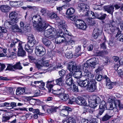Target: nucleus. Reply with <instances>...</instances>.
I'll list each match as a JSON object with an SVG mask.
<instances>
[{
    "label": "nucleus",
    "instance_id": "f257e3e1",
    "mask_svg": "<svg viewBox=\"0 0 123 123\" xmlns=\"http://www.w3.org/2000/svg\"><path fill=\"white\" fill-rule=\"evenodd\" d=\"M69 65L68 69L70 70L71 68H72V70L74 71H79L82 69H85L88 70V67H90L89 63L87 61L82 65H79L77 66L76 63L73 62H69Z\"/></svg>",
    "mask_w": 123,
    "mask_h": 123
},
{
    "label": "nucleus",
    "instance_id": "f03ea898",
    "mask_svg": "<svg viewBox=\"0 0 123 123\" xmlns=\"http://www.w3.org/2000/svg\"><path fill=\"white\" fill-rule=\"evenodd\" d=\"M64 32L61 30H58L57 32L56 35L58 37L55 39V43L57 44H60L62 43H68L69 40L68 39L67 36H65Z\"/></svg>",
    "mask_w": 123,
    "mask_h": 123
},
{
    "label": "nucleus",
    "instance_id": "7ed1b4c3",
    "mask_svg": "<svg viewBox=\"0 0 123 123\" xmlns=\"http://www.w3.org/2000/svg\"><path fill=\"white\" fill-rule=\"evenodd\" d=\"M17 13L15 12H12L9 14L10 21H8L7 20L4 22V24L5 25H15L18 21V18L16 17Z\"/></svg>",
    "mask_w": 123,
    "mask_h": 123
},
{
    "label": "nucleus",
    "instance_id": "20e7f679",
    "mask_svg": "<svg viewBox=\"0 0 123 123\" xmlns=\"http://www.w3.org/2000/svg\"><path fill=\"white\" fill-rule=\"evenodd\" d=\"M79 9L80 11L84 13V15L87 16H88L89 7V6L86 4L83 3L79 4L78 5Z\"/></svg>",
    "mask_w": 123,
    "mask_h": 123
},
{
    "label": "nucleus",
    "instance_id": "39448f33",
    "mask_svg": "<svg viewBox=\"0 0 123 123\" xmlns=\"http://www.w3.org/2000/svg\"><path fill=\"white\" fill-rule=\"evenodd\" d=\"M42 21L37 24L33 25L34 27L38 31H42L46 28L48 26V24L45 20H42Z\"/></svg>",
    "mask_w": 123,
    "mask_h": 123
},
{
    "label": "nucleus",
    "instance_id": "423d86ee",
    "mask_svg": "<svg viewBox=\"0 0 123 123\" xmlns=\"http://www.w3.org/2000/svg\"><path fill=\"white\" fill-rule=\"evenodd\" d=\"M43 64L44 66H49V67L47 68L48 70H51L54 69V68H63L62 66L61 65L60 63H56V65L55 66L54 64H50L49 65L48 61L44 62L43 63Z\"/></svg>",
    "mask_w": 123,
    "mask_h": 123
},
{
    "label": "nucleus",
    "instance_id": "0eeeda50",
    "mask_svg": "<svg viewBox=\"0 0 123 123\" xmlns=\"http://www.w3.org/2000/svg\"><path fill=\"white\" fill-rule=\"evenodd\" d=\"M55 31V29L54 28H50L45 31L44 35L46 37L50 39L53 37Z\"/></svg>",
    "mask_w": 123,
    "mask_h": 123
},
{
    "label": "nucleus",
    "instance_id": "6e6552de",
    "mask_svg": "<svg viewBox=\"0 0 123 123\" xmlns=\"http://www.w3.org/2000/svg\"><path fill=\"white\" fill-rule=\"evenodd\" d=\"M35 53L37 55L41 56L45 54V49L42 46L39 45L35 47Z\"/></svg>",
    "mask_w": 123,
    "mask_h": 123
},
{
    "label": "nucleus",
    "instance_id": "1a4fd4ad",
    "mask_svg": "<svg viewBox=\"0 0 123 123\" xmlns=\"http://www.w3.org/2000/svg\"><path fill=\"white\" fill-rule=\"evenodd\" d=\"M24 44L22 42H20L18 43V51L17 53V55L18 56L23 57L26 55L25 52L23 48V46Z\"/></svg>",
    "mask_w": 123,
    "mask_h": 123
},
{
    "label": "nucleus",
    "instance_id": "9d476101",
    "mask_svg": "<svg viewBox=\"0 0 123 123\" xmlns=\"http://www.w3.org/2000/svg\"><path fill=\"white\" fill-rule=\"evenodd\" d=\"M76 26L79 29L85 30L87 27L86 24L81 19H77L75 22Z\"/></svg>",
    "mask_w": 123,
    "mask_h": 123
},
{
    "label": "nucleus",
    "instance_id": "9b49d317",
    "mask_svg": "<svg viewBox=\"0 0 123 123\" xmlns=\"http://www.w3.org/2000/svg\"><path fill=\"white\" fill-rule=\"evenodd\" d=\"M89 84V85L87 87L88 90L91 92L95 91L97 89L96 83L95 80L90 81Z\"/></svg>",
    "mask_w": 123,
    "mask_h": 123
},
{
    "label": "nucleus",
    "instance_id": "f8f14e48",
    "mask_svg": "<svg viewBox=\"0 0 123 123\" xmlns=\"http://www.w3.org/2000/svg\"><path fill=\"white\" fill-rule=\"evenodd\" d=\"M57 22L59 24L58 28L59 29L58 30H61L62 31H67L66 29V25L65 24V21L62 19H60V18L57 19Z\"/></svg>",
    "mask_w": 123,
    "mask_h": 123
},
{
    "label": "nucleus",
    "instance_id": "ddd939ff",
    "mask_svg": "<svg viewBox=\"0 0 123 123\" xmlns=\"http://www.w3.org/2000/svg\"><path fill=\"white\" fill-rule=\"evenodd\" d=\"M93 98L94 99L91 100L90 106L93 108H95L98 105V103L100 101V99L98 97L96 96H93Z\"/></svg>",
    "mask_w": 123,
    "mask_h": 123
},
{
    "label": "nucleus",
    "instance_id": "4468645a",
    "mask_svg": "<svg viewBox=\"0 0 123 123\" xmlns=\"http://www.w3.org/2000/svg\"><path fill=\"white\" fill-rule=\"evenodd\" d=\"M105 105V102L104 101H102L100 103L99 106V112L97 115L98 118H99V116L101 115L105 111V108H106Z\"/></svg>",
    "mask_w": 123,
    "mask_h": 123
},
{
    "label": "nucleus",
    "instance_id": "2eb2a0df",
    "mask_svg": "<svg viewBox=\"0 0 123 123\" xmlns=\"http://www.w3.org/2000/svg\"><path fill=\"white\" fill-rule=\"evenodd\" d=\"M89 63L90 67L92 68H94L95 67V65L99 63L98 59L97 58H93L87 61Z\"/></svg>",
    "mask_w": 123,
    "mask_h": 123
},
{
    "label": "nucleus",
    "instance_id": "dca6fc26",
    "mask_svg": "<svg viewBox=\"0 0 123 123\" xmlns=\"http://www.w3.org/2000/svg\"><path fill=\"white\" fill-rule=\"evenodd\" d=\"M28 44L30 46H33L36 42L33 36L31 34L28 35L27 38Z\"/></svg>",
    "mask_w": 123,
    "mask_h": 123
},
{
    "label": "nucleus",
    "instance_id": "f3484780",
    "mask_svg": "<svg viewBox=\"0 0 123 123\" xmlns=\"http://www.w3.org/2000/svg\"><path fill=\"white\" fill-rule=\"evenodd\" d=\"M11 41V43L10 45L9 49L11 51H13L16 52V49L15 47L16 45H18V43L21 42L19 40H17V39H15L14 40H12Z\"/></svg>",
    "mask_w": 123,
    "mask_h": 123
},
{
    "label": "nucleus",
    "instance_id": "a211bd4d",
    "mask_svg": "<svg viewBox=\"0 0 123 123\" xmlns=\"http://www.w3.org/2000/svg\"><path fill=\"white\" fill-rule=\"evenodd\" d=\"M32 20L34 24H37L38 23L42 22V20H44L42 19L41 17L39 15L38 13L33 17Z\"/></svg>",
    "mask_w": 123,
    "mask_h": 123
},
{
    "label": "nucleus",
    "instance_id": "6ab92c4d",
    "mask_svg": "<svg viewBox=\"0 0 123 123\" xmlns=\"http://www.w3.org/2000/svg\"><path fill=\"white\" fill-rule=\"evenodd\" d=\"M90 81H88L87 79L84 80H79L77 81V83L81 87H86L88 86L89 83Z\"/></svg>",
    "mask_w": 123,
    "mask_h": 123
},
{
    "label": "nucleus",
    "instance_id": "aec40b11",
    "mask_svg": "<svg viewBox=\"0 0 123 123\" xmlns=\"http://www.w3.org/2000/svg\"><path fill=\"white\" fill-rule=\"evenodd\" d=\"M104 78L105 79L107 87L109 89H112L115 85L114 83L111 82L110 79L106 75L105 76Z\"/></svg>",
    "mask_w": 123,
    "mask_h": 123
},
{
    "label": "nucleus",
    "instance_id": "412c9836",
    "mask_svg": "<svg viewBox=\"0 0 123 123\" xmlns=\"http://www.w3.org/2000/svg\"><path fill=\"white\" fill-rule=\"evenodd\" d=\"M76 103L78 105L84 106L86 105V102L85 100L83 98L80 97L77 98Z\"/></svg>",
    "mask_w": 123,
    "mask_h": 123
},
{
    "label": "nucleus",
    "instance_id": "4be33fe9",
    "mask_svg": "<svg viewBox=\"0 0 123 123\" xmlns=\"http://www.w3.org/2000/svg\"><path fill=\"white\" fill-rule=\"evenodd\" d=\"M28 93H29L25 92V89L24 88H18L16 91V94L18 96L22 94Z\"/></svg>",
    "mask_w": 123,
    "mask_h": 123
},
{
    "label": "nucleus",
    "instance_id": "5701e85b",
    "mask_svg": "<svg viewBox=\"0 0 123 123\" xmlns=\"http://www.w3.org/2000/svg\"><path fill=\"white\" fill-rule=\"evenodd\" d=\"M100 31L98 29H94L92 34V37L95 39H96L99 35Z\"/></svg>",
    "mask_w": 123,
    "mask_h": 123
},
{
    "label": "nucleus",
    "instance_id": "b1692460",
    "mask_svg": "<svg viewBox=\"0 0 123 123\" xmlns=\"http://www.w3.org/2000/svg\"><path fill=\"white\" fill-rule=\"evenodd\" d=\"M116 28L115 26H111L110 25L105 24V30L110 31L112 32H114L115 31Z\"/></svg>",
    "mask_w": 123,
    "mask_h": 123
},
{
    "label": "nucleus",
    "instance_id": "393cba45",
    "mask_svg": "<svg viewBox=\"0 0 123 123\" xmlns=\"http://www.w3.org/2000/svg\"><path fill=\"white\" fill-rule=\"evenodd\" d=\"M85 21L87 23L90 25H92L95 23V20L92 18H87L85 19Z\"/></svg>",
    "mask_w": 123,
    "mask_h": 123
},
{
    "label": "nucleus",
    "instance_id": "a878e982",
    "mask_svg": "<svg viewBox=\"0 0 123 123\" xmlns=\"http://www.w3.org/2000/svg\"><path fill=\"white\" fill-rule=\"evenodd\" d=\"M114 7L112 6H107L105 8V10L110 14H112L114 11Z\"/></svg>",
    "mask_w": 123,
    "mask_h": 123
},
{
    "label": "nucleus",
    "instance_id": "bb28decb",
    "mask_svg": "<svg viewBox=\"0 0 123 123\" xmlns=\"http://www.w3.org/2000/svg\"><path fill=\"white\" fill-rule=\"evenodd\" d=\"M43 43L46 46L49 47L51 44V41L48 39L44 38L42 40Z\"/></svg>",
    "mask_w": 123,
    "mask_h": 123
},
{
    "label": "nucleus",
    "instance_id": "cd10ccee",
    "mask_svg": "<svg viewBox=\"0 0 123 123\" xmlns=\"http://www.w3.org/2000/svg\"><path fill=\"white\" fill-rule=\"evenodd\" d=\"M64 81V79L63 77H60L59 78L55 80V81L57 85L60 86H62L63 85V82Z\"/></svg>",
    "mask_w": 123,
    "mask_h": 123
},
{
    "label": "nucleus",
    "instance_id": "c85d7f7f",
    "mask_svg": "<svg viewBox=\"0 0 123 123\" xmlns=\"http://www.w3.org/2000/svg\"><path fill=\"white\" fill-rule=\"evenodd\" d=\"M44 58L43 57L42 59V60H41V63L42 64H43V66H42L40 65H39L38 64H37L36 65V66L37 67V68H38V69H42L43 70L45 71V70H46L47 69L48 70L47 68V69H45L44 68L45 67H49V66H44V65L43 64V63L44 62H46V61H44V59H43V58Z\"/></svg>",
    "mask_w": 123,
    "mask_h": 123
},
{
    "label": "nucleus",
    "instance_id": "c756f323",
    "mask_svg": "<svg viewBox=\"0 0 123 123\" xmlns=\"http://www.w3.org/2000/svg\"><path fill=\"white\" fill-rule=\"evenodd\" d=\"M59 98L64 101H67L69 99V97L68 94L64 93L62 95H60Z\"/></svg>",
    "mask_w": 123,
    "mask_h": 123
},
{
    "label": "nucleus",
    "instance_id": "7c9ffc66",
    "mask_svg": "<svg viewBox=\"0 0 123 123\" xmlns=\"http://www.w3.org/2000/svg\"><path fill=\"white\" fill-rule=\"evenodd\" d=\"M56 94L59 98L60 95H62L64 92V90L63 88H58L56 91Z\"/></svg>",
    "mask_w": 123,
    "mask_h": 123
},
{
    "label": "nucleus",
    "instance_id": "2f4dec72",
    "mask_svg": "<svg viewBox=\"0 0 123 123\" xmlns=\"http://www.w3.org/2000/svg\"><path fill=\"white\" fill-rule=\"evenodd\" d=\"M94 77V75L89 72L86 77V79L88 80L89 81H92L93 80H95V79H93Z\"/></svg>",
    "mask_w": 123,
    "mask_h": 123
},
{
    "label": "nucleus",
    "instance_id": "473e14b6",
    "mask_svg": "<svg viewBox=\"0 0 123 123\" xmlns=\"http://www.w3.org/2000/svg\"><path fill=\"white\" fill-rule=\"evenodd\" d=\"M10 7L7 5H3L0 7V8L3 12H6L9 9Z\"/></svg>",
    "mask_w": 123,
    "mask_h": 123
},
{
    "label": "nucleus",
    "instance_id": "72a5a7b5",
    "mask_svg": "<svg viewBox=\"0 0 123 123\" xmlns=\"http://www.w3.org/2000/svg\"><path fill=\"white\" fill-rule=\"evenodd\" d=\"M14 68L15 70H21L23 68V67L20 62H17L14 65Z\"/></svg>",
    "mask_w": 123,
    "mask_h": 123
},
{
    "label": "nucleus",
    "instance_id": "f704fd0d",
    "mask_svg": "<svg viewBox=\"0 0 123 123\" xmlns=\"http://www.w3.org/2000/svg\"><path fill=\"white\" fill-rule=\"evenodd\" d=\"M83 71L82 72L80 71H79L80 73V75L81 76H85L86 77L87 76L88 74L89 73V71L87 69H83Z\"/></svg>",
    "mask_w": 123,
    "mask_h": 123
},
{
    "label": "nucleus",
    "instance_id": "c9c22d12",
    "mask_svg": "<svg viewBox=\"0 0 123 123\" xmlns=\"http://www.w3.org/2000/svg\"><path fill=\"white\" fill-rule=\"evenodd\" d=\"M69 66V63L68 64V66L67 67V68L68 69V70L70 71V72L66 76V79H68L69 78H72V75H73V72H75L76 71H73L72 70V68H71V69L70 70L68 69V67Z\"/></svg>",
    "mask_w": 123,
    "mask_h": 123
},
{
    "label": "nucleus",
    "instance_id": "e433bc0d",
    "mask_svg": "<svg viewBox=\"0 0 123 123\" xmlns=\"http://www.w3.org/2000/svg\"><path fill=\"white\" fill-rule=\"evenodd\" d=\"M6 65L7 66L6 70L11 71H14V65H13L12 64H7Z\"/></svg>",
    "mask_w": 123,
    "mask_h": 123
},
{
    "label": "nucleus",
    "instance_id": "4c0bfd02",
    "mask_svg": "<svg viewBox=\"0 0 123 123\" xmlns=\"http://www.w3.org/2000/svg\"><path fill=\"white\" fill-rule=\"evenodd\" d=\"M57 108L56 107L52 106L51 107L49 106V108L47 110V112L49 113H50L53 112H55L56 111V109Z\"/></svg>",
    "mask_w": 123,
    "mask_h": 123
},
{
    "label": "nucleus",
    "instance_id": "58836bf2",
    "mask_svg": "<svg viewBox=\"0 0 123 123\" xmlns=\"http://www.w3.org/2000/svg\"><path fill=\"white\" fill-rule=\"evenodd\" d=\"M65 55L66 57L68 59L72 58L73 56L72 51L71 50H68L66 53Z\"/></svg>",
    "mask_w": 123,
    "mask_h": 123
},
{
    "label": "nucleus",
    "instance_id": "ea45409f",
    "mask_svg": "<svg viewBox=\"0 0 123 123\" xmlns=\"http://www.w3.org/2000/svg\"><path fill=\"white\" fill-rule=\"evenodd\" d=\"M106 108L107 110H112L113 109L112 104L111 102H108L107 103Z\"/></svg>",
    "mask_w": 123,
    "mask_h": 123
},
{
    "label": "nucleus",
    "instance_id": "a19ab883",
    "mask_svg": "<svg viewBox=\"0 0 123 123\" xmlns=\"http://www.w3.org/2000/svg\"><path fill=\"white\" fill-rule=\"evenodd\" d=\"M85 108L86 109V111L87 112H88L90 113H92L94 110V108H93L91 107L90 106H88L86 105L85 106Z\"/></svg>",
    "mask_w": 123,
    "mask_h": 123
},
{
    "label": "nucleus",
    "instance_id": "79ce46f5",
    "mask_svg": "<svg viewBox=\"0 0 123 123\" xmlns=\"http://www.w3.org/2000/svg\"><path fill=\"white\" fill-rule=\"evenodd\" d=\"M75 11L74 9L73 8H68L67 11V14L68 15H71L73 14Z\"/></svg>",
    "mask_w": 123,
    "mask_h": 123
},
{
    "label": "nucleus",
    "instance_id": "37998d69",
    "mask_svg": "<svg viewBox=\"0 0 123 123\" xmlns=\"http://www.w3.org/2000/svg\"><path fill=\"white\" fill-rule=\"evenodd\" d=\"M12 117L13 116H3L2 119V122H8V121L9 120L10 118H12Z\"/></svg>",
    "mask_w": 123,
    "mask_h": 123
},
{
    "label": "nucleus",
    "instance_id": "c03bdc74",
    "mask_svg": "<svg viewBox=\"0 0 123 123\" xmlns=\"http://www.w3.org/2000/svg\"><path fill=\"white\" fill-rule=\"evenodd\" d=\"M60 114L61 116L64 117L68 115V111L65 110V108L61 110Z\"/></svg>",
    "mask_w": 123,
    "mask_h": 123
},
{
    "label": "nucleus",
    "instance_id": "a18cd8bd",
    "mask_svg": "<svg viewBox=\"0 0 123 123\" xmlns=\"http://www.w3.org/2000/svg\"><path fill=\"white\" fill-rule=\"evenodd\" d=\"M54 85L52 84H47L46 85V87L47 88L49 92H53V87Z\"/></svg>",
    "mask_w": 123,
    "mask_h": 123
},
{
    "label": "nucleus",
    "instance_id": "49530a36",
    "mask_svg": "<svg viewBox=\"0 0 123 123\" xmlns=\"http://www.w3.org/2000/svg\"><path fill=\"white\" fill-rule=\"evenodd\" d=\"M41 12L42 15L46 16L49 13V11L47 9L45 8H43L41 11Z\"/></svg>",
    "mask_w": 123,
    "mask_h": 123
},
{
    "label": "nucleus",
    "instance_id": "de8ad7c7",
    "mask_svg": "<svg viewBox=\"0 0 123 123\" xmlns=\"http://www.w3.org/2000/svg\"><path fill=\"white\" fill-rule=\"evenodd\" d=\"M73 76L74 78L77 79H79L81 77V76L80 75L79 71L74 72V73L73 74Z\"/></svg>",
    "mask_w": 123,
    "mask_h": 123
},
{
    "label": "nucleus",
    "instance_id": "09e8293b",
    "mask_svg": "<svg viewBox=\"0 0 123 123\" xmlns=\"http://www.w3.org/2000/svg\"><path fill=\"white\" fill-rule=\"evenodd\" d=\"M66 79V83L68 85L70 86L73 84V80L72 78H70Z\"/></svg>",
    "mask_w": 123,
    "mask_h": 123
},
{
    "label": "nucleus",
    "instance_id": "8fccbe9b",
    "mask_svg": "<svg viewBox=\"0 0 123 123\" xmlns=\"http://www.w3.org/2000/svg\"><path fill=\"white\" fill-rule=\"evenodd\" d=\"M42 112L44 113V112L45 111H47L48 110L49 108V106H48L47 105H42L41 106Z\"/></svg>",
    "mask_w": 123,
    "mask_h": 123
},
{
    "label": "nucleus",
    "instance_id": "3c124183",
    "mask_svg": "<svg viewBox=\"0 0 123 123\" xmlns=\"http://www.w3.org/2000/svg\"><path fill=\"white\" fill-rule=\"evenodd\" d=\"M81 48L80 46H78L75 49L76 54L78 56L80 55L81 54L80 52Z\"/></svg>",
    "mask_w": 123,
    "mask_h": 123
},
{
    "label": "nucleus",
    "instance_id": "603ef678",
    "mask_svg": "<svg viewBox=\"0 0 123 123\" xmlns=\"http://www.w3.org/2000/svg\"><path fill=\"white\" fill-rule=\"evenodd\" d=\"M90 12H91V14L92 15V16L94 17V18H97L99 19V14L96 12L94 13L92 11Z\"/></svg>",
    "mask_w": 123,
    "mask_h": 123
},
{
    "label": "nucleus",
    "instance_id": "864d4df0",
    "mask_svg": "<svg viewBox=\"0 0 123 123\" xmlns=\"http://www.w3.org/2000/svg\"><path fill=\"white\" fill-rule=\"evenodd\" d=\"M105 76V75L103 77L101 75L97 74L96 76V78L98 81H100L103 79L105 80V79L104 78V77Z\"/></svg>",
    "mask_w": 123,
    "mask_h": 123
},
{
    "label": "nucleus",
    "instance_id": "5fc2aeb1",
    "mask_svg": "<svg viewBox=\"0 0 123 123\" xmlns=\"http://www.w3.org/2000/svg\"><path fill=\"white\" fill-rule=\"evenodd\" d=\"M111 116L105 114L102 118V120L103 121H106L109 120L111 118Z\"/></svg>",
    "mask_w": 123,
    "mask_h": 123
},
{
    "label": "nucleus",
    "instance_id": "6e6d98bb",
    "mask_svg": "<svg viewBox=\"0 0 123 123\" xmlns=\"http://www.w3.org/2000/svg\"><path fill=\"white\" fill-rule=\"evenodd\" d=\"M108 52L105 51H101L99 52L98 53V55L99 56H102L103 55L107 54Z\"/></svg>",
    "mask_w": 123,
    "mask_h": 123
},
{
    "label": "nucleus",
    "instance_id": "4d7b16f0",
    "mask_svg": "<svg viewBox=\"0 0 123 123\" xmlns=\"http://www.w3.org/2000/svg\"><path fill=\"white\" fill-rule=\"evenodd\" d=\"M67 37H68V39L69 40L68 42V43H65L66 44V45L69 44L71 45L73 44L74 43V42L73 40H70V37L68 35H67Z\"/></svg>",
    "mask_w": 123,
    "mask_h": 123
},
{
    "label": "nucleus",
    "instance_id": "13d9d810",
    "mask_svg": "<svg viewBox=\"0 0 123 123\" xmlns=\"http://www.w3.org/2000/svg\"><path fill=\"white\" fill-rule=\"evenodd\" d=\"M121 103L120 101V100H117L114 103V104L115 105V108H117V106L119 107Z\"/></svg>",
    "mask_w": 123,
    "mask_h": 123
},
{
    "label": "nucleus",
    "instance_id": "bf43d9fd",
    "mask_svg": "<svg viewBox=\"0 0 123 123\" xmlns=\"http://www.w3.org/2000/svg\"><path fill=\"white\" fill-rule=\"evenodd\" d=\"M40 91L39 90H37L35 91L34 92V96H38L40 95Z\"/></svg>",
    "mask_w": 123,
    "mask_h": 123
},
{
    "label": "nucleus",
    "instance_id": "052dcab7",
    "mask_svg": "<svg viewBox=\"0 0 123 123\" xmlns=\"http://www.w3.org/2000/svg\"><path fill=\"white\" fill-rule=\"evenodd\" d=\"M34 112H35L39 115L42 116L44 113H43L41 112H40L39 110L38 109H34Z\"/></svg>",
    "mask_w": 123,
    "mask_h": 123
},
{
    "label": "nucleus",
    "instance_id": "680f3d73",
    "mask_svg": "<svg viewBox=\"0 0 123 123\" xmlns=\"http://www.w3.org/2000/svg\"><path fill=\"white\" fill-rule=\"evenodd\" d=\"M65 71L63 69H62L61 70L59 71V73L61 77H63L64 78V75L65 74Z\"/></svg>",
    "mask_w": 123,
    "mask_h": 123
},
{
    "label": "nucleus",
    "instance_id": "e2e57ef3",
    "mask_svg": "<svg viewBox=\"0 0 123 123\" xmlns=\"http://www.w3.org/2000/svg\"><path fill=\"white\" fill-rule=\"evenodd\" d=\"M100 15H101L100 16H99V19L101 20L104 19H105L106 16H107L106 14H103L102 13H101L100 14Z\"/></svg>",
    "mask_w": 123,
    "mask_h": 123
},
{
    "label": "nucleus",
    "instance_id": "0e129e2a",
    "mask_svg": "<svg viewBox=\"0 0 123 123\" xmlns=\"http://www.w3.org/2000/svg\"><path fill=\"white\" fill-rule=\"evenodd\" d=\"M100 48L101 49H105L106 48V45L105 44V42L102 43L100 45Z\"/></svg>",
    "mask_w": 123,
    "mask_h": 123
},
{
    "label": "nucleus",
    "instance_id": "69168bd1",
    "mask_svg": "<svg viewBox=\"0 0 123 123\" xmlns=\"http://www.w3.org/2000/svg\"><path fill=\"white\" fill-rule=\"evenodd\" d=\"M7 31L6 29L4 27H0V32L6 33L7 32Z\"/></svg>",
    "mask_w": 123,
    "mask_h": 123
},
{
    "label": "nucleus",
    "instance_id": "338daca9",
    "mask_svg": "<svg viewBox=\"0 0 123 123\" xmlns=\"http://www.w3.org/2000/svg\"><path fill=\"white\" fill-rule=\"evenodd\" d=\"M1 106L3 107L6 106V107H10V103L7 102H5L3 104H2Z\"/></svg>",
    "mask_w": 123,
    "mask_h": 123
},
{
    "label": "nucleus",
    "instance_id": "774afa93",
    "mask_svg": "<svg viewBox=\"0 0 123 123\" xmlns=\"http://www.w3.org/2000/svg\"><path fill=\"white\" fill-rule=\"evenodd\" d=\"M76 99L75 98H73L70 99L69 100V103L70 104H72L74 102H75L76 103Z\"/></svg>",
    "mask_w": 123,
    "mask_h": 123
}]
</instances>
